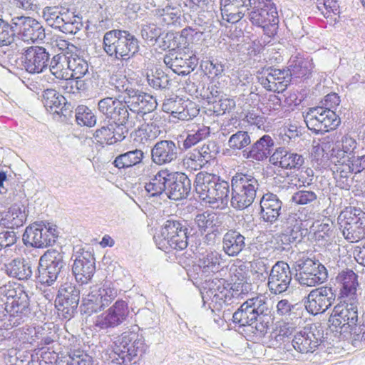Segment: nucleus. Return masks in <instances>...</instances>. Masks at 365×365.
Here are the masks:
<instances>
[{"mask_svg": "<svg viewBox=\"0 0 365 365\" xmlns=\"http://www.w3.org/2000/svg\"><path fill=\"white\" fill-rule=\"evenodd\" d=\"M0 301L1 329H11L29 319L30 299L20 284L9 282L0 287Z\"/></svg>", "mask_w": 365, "mask_h": 365, "instance_id": "obj_1", "label": "nucleus"}, {"mask_svg": "<svg viewBox=\"0 0 365 365\" xmlns=\"http://www.w3.org/2000/svg\"><path fill=\"white\" fill-rule=\"evenodd\" d=\"M195 189L200 200L213 209L222 210L228 205L230 185L217 175L200 172L195 177Z\"/></svg>", "mask_w": 365, "mask_h": 365, "instance_id": "obj_2", "label": "nucleus"}, {"mask_svg": "<svg viewBox=\"0 0 365 365\" xmlns=\"http://www.w3.org/2000/svg\"><path fill=\"white\" fill-rule=\"evenodd\" d=\"M106 54L121 61H127L139 51L138 38L128 31L113 29L107 31L103 38Z\"/></svg>", "mask_w": 365, "mask_h": 365, "instance_id": "obj_3", "label": "nucleus"}, {"mask_svg": "<svg viewBox=\"0 0 365 365\" xmlns=\"http://www.w3.org/2000/svg\"><path fill=\"white\" fill-rule=\"evenodd\" d=\"M114 85L118 92L124 93L123 98L130 113L135 115V124L139 117H143L156 108L158 103L155 98L134 87L125 76L116 79Z\"/></svg>", "mask_w": 365, "mask_h": 365, "instance_id": "obj_4", "label": "nucleus"}, {"mask_svg": "<svg viewBox=\"0 0 365 365\" xmlns=\"http://www.w3.org/2000/svg\"><path fill=\"white\" fill-rule=\"evenodd\" d=\"M190 232L185 222L168 220L161 228L160 232L154 236L158 247L165 252L172 250L182 251L188 245Z\"/></svg>", "mask_w": 365, "mask_h": 365, "instance_id": "obj_5", "label": "nucleus"}, {"mask_svg": "<svg viewBox=\"0 0 365 365\" xmlns=\"http://www.w3.org/2000/svg\"><path fill=\"white\" fill-rule=\"evenodd\" d=\"M144 340L134 331L123 332L113 343L110 358L120 365H130L131 361L145 351Z\"/></svg>", "mask_w": 365, "mask_h": 365, "instance_id": "obj_6", "label": "nucleus"}, {"mask_svg": "<svg viewBox=\"0 0 365 365\" xmlns=\"http://www.w3.org/2000/svg\"><path fill=\"white\" fill-rule=\"evenodd\" d=\"M259 185L258 180L252 175L236 173L231 180L232 207L242 210L250 206L256 197Z\"/></svg>", "mask_w": 365, "mask_h": 365, "instance_id": "obj_7", "label": "nucleus"}, {"mask_svg": "<svg viewBox=\"0 0 365 365\" xmlns=\"http://www.w3.org/2000/svg\"><path fill=\"white\" fill-rule=\"evenodd\" d=\"M248 19L252 25L262 29L268 37H273L278 30L279 16L273 0H259L250 6Z\"/></svg>", "mask_w": 365, "mask_h": 365, "instance_id": "obj_8", "label": "nucleus"}, {"mask_svg": "<svg viewBox=\"0 0 365 365\" xmlns=\"http://www.w3.org/2000/svg\"><path fill=\"white\" fill-rule=\"evenodd\" d=\"M295 279L303 287H315L328 279L327 268L317 259L305 255L299 257L293 264Z\"/></svg>", "mask_w": 365, "mask_h": 365, "instance_id": "obj_9", "label": "nucleus"}, {"mask_svg": "<svg viewBox=\"0 0 365 365\" xmlns=\"http://www.w3.org/2000/svg\"><path fill=\"white\" fill-rule=\"evenodd\" d=\"M63 253L56 250H48L39 259L36 282L52 286L57 281L66 267Z\"/></svg>", "mask_w": 365, "mask_h": 365, "instance_id": "obj_10", "label": "nucleus"}, {"mask_svg": "<svg viewBox=\"0 0 365 365\" xmlns=\"http://www.w3.org/2000/svg\"><path fill=\"white\" fill-rule=\"evenodd\" d=\"M118 289L112 282L106 281L101 287L91 288L88 294L83 298L81 312L91 315L104 309L117 297Z\"/></svg>", "mask_w": 365, "mask_h": 365, "instance_id": "obj_11", "label": "nucleus"}, {"mask_svg": "<svg viewBox=\"0 0 365 365\" xmlns=\"http://www.w3.org/2000/svg\"><path fill=\"white\" fill-rule=\"evenodd\" d=\"M43 18L48 26L64 34H75L83 27L81 19L79 16L68 12H61L56 6L44 8Z\"/></svg>", "mask_w": 365, "mask_h": 365, "instance_id": "obj_12", "label": "nucleus"}, {"mask_svg": "<svg viewBox=\"0 0 365 365\" xmlns=\"http://www.w3.org/2000/svg\"><path fill=\"white\" fill-rule=\"evenodd\" d=\"M339 302L334 306L329 322L332 327L344 331L356 325L359 319V299H338Z\"/></svg>", "mask_w": 365, "mask_h": 365, "instance_id": "obj_13", "label": "nucleus"}, {"mask_svg": "<svg viewBox=\"0 0 365 365\" xmlns=\"http://www.w3.org/2000/svg\"><path fill=\"white\" fill-rule=\"evenodd\" d=\"M336 297L335 289L331 286L315 288L304 298L305 309L312 315L322 314L332 306Z\"/></svg>", "mask_w": 365, "mask_h": 365, "instance_id": "obj_14", "label": "nucleus"}, {"mask_svg": "<svg viewBox=\"0 0 365 365\" xmlns=\"http://www.w3.org/2000/svg\"><path fill=\"white\" fill-rule=\"evenodd\" d=\"M129 313L127 302L118 299L106 311L95 318L93 325L99 330L114 329L127 320Z\"/></svg>", "mask_w": 365, "mask_h": 365, "instance_id": "obj_15", "label": "nucleus"}, {"mask_svg": "<svg viewBox=\"0 0 365 365\" xmlns=\"http://www.w3.org/2000/svg\"><path fill=\"white\" fill-rule=\"evenodd\" d=\"M80 300V290L71 283L61 284L58 290L56 305L58 314L65 319H70L77 312Z\"/></svg>", "mask_w": 365, "mask_h": 365, "instance_id": "obj_16", "label": "nucleus"}, {"mask_svg": "<svg viewBox=\"0 0 365 365\" xmlns=\"http://www.w3.org/2000/svg\"><path fill=\"white\" fill-rule=\"evenodd\" d=\"M245 307L250 309L256 330L259 334L264 335L273 320L272 309L267 298L262 294L252 297L246 300Z\"/></svg>", "mask_w": 365, "mask_h": 365, "instance_id": "obj_17", "label": "nucleus"}, {"mask_svg": "<svg viewBox=\"0 0 365 365\" xmlns=\"http://www.w3.org/2000/svg\"><path fill=\"white\" fill-rule=\"evenodd\" d=\"M58 235V232L56 227L34 223L26 228L23 241L26 245L43 248L54 244Z\"/></svg>", "mask_w": 365, "mask_h": 365, "instance_id": "obj_18", "label": "nucleus"}, {"mask_svg": "<svg viewBox=\"0 0 365 365\" xmlns=\"http://www.w3.org/2000/svg\"><path fill=\"white\" fill-rule=\"evenodd\" d=\"M198 49H195L191 53H187L184 51H170L164 57V63L175 73L180 76H187L198 64L200 59V52Z\"/></svg>", "mask_w": 365, "mask_h": 365, "instance_id": "obj_19", "label": "nucleus"}, {"mask_svg": "<svg viewBox=\"0 0 365 365\" xmlns=\"http://www.w3.org/2000/svg\"><path fill=\"white\" fill-rule=\"evenodd\" d=\"M14 36L26 42H36L44 39L46 35L44 29L36 19L28 16H16L13 18Z\"/></svg>", "mask_w": 365, "mask_h": 365, "instance_id": "obj_20", "label": "nucleus"}, {"mask_svg": "<svg viewBox=\"0 0 365 365\" xmlns=\"http://www.w3.org/2000/svg\"><path fill=\"white\" fill-rule=\"evenodd\" d=\"M22 68L36 74L44 71L48 66L50 54L42 46H32L24 50L21 56Z\"/></svg>", "mask_w": 365, "mask_h": 365, "instance_id": "obj_21", "label": "nucleus"}, {"mask_svg": "<svg viewBox=\"0 0 365 365\" xmlns=\"http://www.w3.org/2000/svg\"><path fill=\"white\" fill-rule=\"evenodd\" d=\"M341 227L344 237L351 242H356L365 238V212L354 209V212H346Z\"/></svg>", "mask_w": 365, "mask_h": 365, "instance_id": "obj_22", "label": "nucleus"}, {"mask_svg": "<svg viewBox=\"0 0 365 365\" xmlns=\"http://www.w3.org/2000/svg\"><path fill=\"white\" fill-rule=\"evenodd\" d=\"M292 279L289 264L283 261L277 262L268 277L267 286L271 293L282 294L287 290Z\"/></svg>", "mask_w": 365, "mask_h": 365, "instance_id": "obj_23", "label": "nucleus"}, {"mask_svg": "<svg viewBox=\"0 0 365 365\" xmlns=\"http://www.w3.org/2000/svg\"><path fill=\"white\" fill-rule=\"evenodd\" d=\"M322 338V333L316 326L305 327L294 335L291 345L299 353H313L320 345Z\"/></svg>", "mask_w": 365, "mask_h": 365, "instance_id": "obj_24", "label": "nucleus"}, {"mask_svg": "<svg viewBox=\"0 0 365 365\" xmlns=\"http://www.w3.org/2000/svg\"><path fill=\"white\" fill-rule=\"evenodd\" d=\"M72 272L77 282L84 284L88 283L96 272L95 258L88 251L76 252Z\"/></svg>", "mask_w": 365, "mask_h": 365, "instance_id": "obj_25", "label": "nucleus"}, {"mask_svg": "<svg viewBox=\"0 0 365 365\" xmlns=\"http://www.w3.org/2000/svg\"><path fill=\"white\" fill-rule=\"evenodd\" d=\"M224 263V257L220 252L215 250H206L199 257L197 266L199 272L197 273L196 279L203 280L213 276L223 268Z\"/></svg>", "mask_w": 365, "mask_h": 365, "instance_id": "obj_26", "label": "nucleus"}, {"mask_svg": "<svg viewBox=\"0 0 365 365\" xmlns=\"http://www.w3.org/2000/svg\"><path fill=\"white\" fill-rule=\"evenodd\" d=\"M176 143L171 140H161L156 142L150 150V159L156 165L163 166L171 164L178 158Z\"/></svg>", "mask_w": 365, "mask_h": 365, "instance_id": "obj_27", "label": "nucleus"}, {"mask_svg": "<svg viewBox=\"0 0 365 365\" xmlns=\"http://www.w3.org/2000/svg\"><path fill=\"white\" fill-rule=\"evenodd\" d=\"M191 190V180L182 173L170 172L167 184L166 197L173 200L186 198Z\"/></svg>", "mask_w": 365, "mask_h": 365, "instance_id": "obj_28", "label": "nucleus"}, {"mask_svg": "<svg viewBox=\"0 0 365 365\" xmlns=\"http://www.w3.org/2000/svg\"><path fill=\"white\" fill-rule=\"evenodd\" d=\"M336 281L339 286L338 299H359L358 275L353 270H341L338 273Z\"/></svg>", "mask_w": 365, "mask_h": 365, "instance_id": "obj_29", "label": "nucleus"}, {"mask_svg": "<svg viewBox=\"0 0 365 365\" xmlns=\"http://www.w3.org/2000/svg\"><path fill=\"white\" fill-rule=\"evenodd\" d=\"M282 202L275 194L267 192L260 200V218L270 225L276 222L282 214Z\"/></svg>", "mask_w": 365, "mask_h": 365, "instance_id": "obj_30", "label": "nucleus"}, {"mask_svg": "<svg viewBox=\"0 0 365 365\" xmlns=\"http://www.w3.org/2000/svg\"><path fill=\"white\" fill-rule=\"evenodd\" d=\"M130 130L123 125L109 123L97 129L93 137L101 145H113L124 140Z\"/></svg>", "mask_w": 365, "mask_h": 365, "instance_id": "obj_31", "label": "nucleus"}, {"mask_svg": "<svg viewBox=\"0 0 365 365\" xmlns=\"http://www.w3.org/2000/svg\"><path fill=\"white\" fill-rule=\"evenodd\" d=\"M247 246L246 237L236 229L228 230L222 237V250L229 257H237Z\"/></svg>", "mask_w": 365, "mask_h": 365, "instance_id": "obj_32", "label": "nucleus"}, {"mask_svg": "<svg viewBox=\"0 0 365 365\" xmlns=\"http://www.w3.org/2000/svg\"><path fill=\"white\" fill-rule=\"evenodd\" d=\"M313 68L312 58L298 53L290 57L287 70L291 74V80L294 78L307 79L312 76Z\"/></svg>", "mask_w": 365, "mask_h": 365, "instance_id": "obj_33", "label": "nucleus"}, {"mask_svg": "<svg viewBox=\"0 0 365 365\" xmlns=\"http://www.w3.org/2000/svg\"><path fill=\"white\" fill-rule=\"evenodd\" d=\"M220 10L223 20L235 24L244 17L250 6L242 0H220Z\"/></svg>", "mask_w": 365, "mask_h": 365, "instance_id": "obj_34", "label": "nucleus"}, {"mask_svg": "<svg viewBox=\"0 0 365 365\" xmlns=\"http://www.w3.org/2000/svg\"><path fill=\"white\" fill-rule=\"evenodd\" d=\"M274 140L268 135H264L246 150H243V158L257 161L266 160L271 154Z\"/></svg>", "mask_w": 365, "mask_h": 365, "instance_id": "obj_35", "label": "nucleus"}, {"mask_svg": "<svg viewBox=\"0 0 365 365\" xmlns=\"http://www.w3.org/2000/svg\"><path fill=\"white\" fill-rule=\"evenodd\" d=\"M270 161L273 165L282 168L299 169L304 163V158L302 155L291 152L284 148H279L271 155Z\"/></svg>", "mask_w": 365, "mask_h": 365, "instance_id": "obj_36", "label": "nucleus"}, {"mask_svg": "<svg viewBox=\"0 0 365 365\" xmlns=\"http://www.w3.org/2000/svg\"><path fill=\"white\" fill-rule=\"evenodd\" d=\"M27 214L24 205L14 204L9 208L0 220V225L8 229H16L24 225Z\"/></svg>", "mask_w": 365, "mask_h": 365, "instance_id": "obj_37", "label": "nucleus"}, {"mask_svg": "<svg viewBox=\"0 0 365 365\" xmlns=\"http://www.w3.org/2000/svg\"><path fill=\"white\" fill-rule=\"evenodd\" d=\"M5 273L19 280H28L33 274L31 264L23 258H15L4 264Z\"/></svg>", "mask_w": 365, "mask_h": 365, "instance_id": "obj_38", "label": "nucleus"}, {"mask_svg": "<svg viewBox=\"0 0 365 365\" xmlns=\"http://www.w3.org/2000/svg\"><path fill=\"white\" fill-rule=\"evenodd\" d=\"M108 119L112 120V123L128 129L135 128V115L130 113L124 99H118Z\"/></svg>", "mask_w": 365, "mask_h": 365, "instance_id": "obj_39", "label": "nucleus"}, {"mask_svg": "<svg viewBox=\"0 0 365 365\" xmlns=\"http://www.w3.org/2000/svg\"><path fill=\"white\" fill-rule=\"evenodd\" d=\"M302 220L296 213H291L288 215L284 222V233L282 242L293 243L300 242L302 238Z\"/></svg>", "mask_w": 365, "mask_h": 365, "instance_id": "obj_40", "label": "nucleus"}, {"mask_svg": "<svg viewBox=\"0 0 365 365\" xmlns=\"http://www.w3.org/2000/svg\"><path fill=\"white\" fill-rule=\"evenodd\" d=\"M168 175L169 170H160L145 183V189L150 197L166 196Z\"/></svg>", "mask_w": 365, "mask_h": 365, "instance_id": "obj_41", "label": "nucleus"}, {"mask_svg": "<svg viewBox=\"0 0 365 365\" xmlns=\"http://www.w3.org/2000/svg\"><path fill=\"white\" fill-rule=\"evenodd\" d=\"M304 308L298 304H292L287 299L279 300L276 306L277 315L284 321H301Z\"/></svg>", "mask_w": 365, "mask_h": 365, "instance_id": "obj_42", "label": "nucleus"}, {"mask_svg": "<svg viewBox=\"0 0 365 365\" xmlns=\"http://www.w3.org/2000/svg\"><path fill=\"white\" fill-rule=\"evenodd\" d=\"M351 167V164L345 163L344 160L341 163L335 164L331 168L336 185L341 189L349 190L351 185V175L354 172Z\"/></svg>", "mask_w": 365, "mask_h": 365, "instance_id": "obj_43", "label": "nucleus"}, {"mask_svg": "<svg viewBox=\"0 0 365 365\" xmlns=\"http://www.w3.org/2000/svg\"><path fill=\"white\" fill-rule=\"evenodd\" d=\"M207 49L208 47L205 46L200 50V66L205 74L209 75V76L212 78L220 77L225 70L226 64L217 58H212L208 59L207 57L205 56L204 54Z\"/></svg>", "mask_w": 365, "mask_h": 365, "instance_id": "obj_44", "label": "nucleus"}, {"mask_svg": "<svg viewBox=\"0 0 365 365\" xmlns=\"http://www.w3.org/2000/svg\"><path fill=\"white\" fill-rule=\"evenodd\" d=\"M204 280L205 285L200 291L204 307L211 299L213 300L215 297V293L219 294L230 287L224 279L215 278L212 280L207 281V279Z\"/></svg>", "mask_w": 365, "mask_h": 365, "instance_id": "obj_45", "label": "nucleus"}, {"mask_svg": "<svg viewBox=\"0 0 365 365\" xmlns=\"http://www.w3.org/2000/svg\"><path fill=\"white\" fill-rule=\"evenodd\" d=\"M144 158V153L135 149L118 155L113 164L118 169H126L140 164Z\"/></svg>", "mask_w": 365, "mask_h": 365, "instance_id": "obj_46", "label": "nucleus"}, {"mask_svg": "<svg viewBox=\"0 0 365 365\" xmlns=\"http://www.w3.org/2000/svg\"><path fill=\"white\" fill-rule=\"evenodd\" d=\"M58 365H93V358L81 349H71Z\"/></svg>", "mask_w": 365, "mask_h": 365, "instance_id": "obj_47", "label": "nucleus"}, {"mask_svg": "<svg viewBox=\"0 0 365 365\" xmlns=\"http://www.w3.org/2000/svg\"><path fill=\"white\" fill-rule=\"evenodd\" d=\"M326 108L316 106L309 108L303 115L307 128L315 133H319L322 127L324 113Z\"/></svg>", "mask_w": 365, "mask_h": 365, "instance_id": "obj_48", "label": "nucleus"}, {"mask_svg": "<svg viewBox=\"0 0 365 365\" xmlns=\"http://www.w3.org/2000/svg\"><path fill=\"white\" fill-rule=\"evenodd\" d=\"M69 55L57 54L54 56L50 62L49 69L51 73L58 79L66 78L69 74L67 71Z\"/></svg>", "mask_w": 365, "mask_h": 365, "instance_id": "obj_49", "label": "nucleus"}, {"mask_svg": "<svg viewBox=\"0 0 365 365\" xmlns=\"http://www.w3.org/2000/svg\"><path fill=\"white\" fill-rule=\"evenodd\" d=\"M42 101L46 109L52 114L66 103L65 97L55 89L51 88L43 91Z\"/></svg>", "mask_w": 365, "mask_h": 365, "instance_id": "obj_50", "label": "nucleus"}, {"mask_svg": "<svg viewBox=\"0 0 365 365\" xmlns=\"http://www.w3.org/2000/svg\"><path fill=\"white\" fill-rule=\"evenodd\" d=\"M158 115H153V121L142 125L138 130H135V135L141 138V140L145 141H151L156 139L161 133V130L157 119Z\"/></svg>", "mask_w": 365, "mask_h": 365, "instance_id": "obj_51", "label": "nucleus"}, {"mask_svg": "<svg viewBox=\"0 0 365 365\" xmlns=\"http://www.w3.org/2000/svg\"><path fill=\"white\" fill-rule=\"evenodd\" d=\"M68 59V68L72 72L71 77L83 78L88 73V62L79 56L78 53H75V55H69Z\"/></svg>", "mask_w": 365, "mask_h": 365, "instance_id": "obj_52", "label": "nucleus"}, {"mask_svg": "<svg viewBox=\"0 0 365 365\" xmlns=\"http://www.w3.org/2000/svg\"><path fill=\"white\" fill-rule=\"evenodd\" d=\"M147 82L153 89L156 91H165L170 88L171 80L162 70L157 69L152 74H147Z\"/></svg>", "mask_w": 365, "mask_h": 365, "instance_id": "obj_53", "label": "nucleus"}, {"mask_svg": "<svg viewBox=\"0 0 365 365\" xmlns=\"http://www.w3.org/2000/svg\"><path fill=\"white\" fill-rule=\"evenodd\" d=\"M215 297L213 300L211 299L206 304L208 305V308L210 309L212 312L215 310H221L224 305H231L235 303L233 291H232L231 287H229L219 294L215 293Z\"/></svg>", "mask_w": 365, "mask_h": 365, "instance_id": "obj_54", "label": "nucleus"}, {"mask_svg": "<svg viewBox=\"0 0 365 365\" xmlns=\"http://www.w3.org/2000/svg\"><path fill=\"white\" fill-rule=\"evenodd\" d=\"M59 361L55 351H51L49 348H41L36 349L31 354L30 363L31 365H47Z\"/></svg>", "mask_w": 365, "mask_h": 365, "instance_id": "obj_55", "label": "nucleus"}, {"mask_svg": "<svg viewBox=\"0 0 365 365\" xmlns=\"http://www.w3.org/2000/svg\"><path fill=\"white\" fill-rule=\"evenodd\" d=\"M340 146L341 150H335L334 148L331 150V156L332 159L336 157V158H340V159L344 158V155L346 154L348 156L350 155H353L354 153L355 150L357 148V142L349 135H344L340 142Z\"/></svg>", "mask_w": 365, "mask_h": 365, "instance_id": "obj_56", "label": "nucleus"}, {"mask_svg": "<svg viewBox=\"0 0 365 365\" xmlns=\"http://www.w3.org/2000/svg\"><path fill=\"white\" fill-rule=\"evenodd\" d=\"M210 133V128L207 126H202L195 131L192 130L182 141V145H179V148L182 150H187L200 141L205 139Z\"/></svg>", "mask_w": 365, "mask_h": 365, "instance_id": "obj_57", "label": "nucleus"}, {"mask_svg": "<svg viewBox=\"0 0 365 365\" xmlns=\"http://www.w3.org/2000/svg\"><path fill=\"white\" fill-rule=\"evenodd\" d=\"M38 334H41L38 327L25 326L15 329L14 337L22 344H33L38 341Z\"/></svg>", "mask_w": 365, "mask_h": 365, "instance_id": "obj_58", "label": "nucleus"}, {"mask_svg": "<svg viewBox=\"0 0 365 365\" xmlns=\"http://www.w3.org/2000/svg\"><path fill=\"white\" fill-rule=\"evenodd\" d=\"M185 101L178 96L165 100L162 109L164 112L170 113L173 118L179 119L180 115L183 113L186 105Z\"/></svg>", "mask_w": 365, "mask_h": 365, "instance_id": "obj_59", "label": "nucleus"}, {"mask_svg": "<svg viewBox=\"0 0 365 365\" xmlns=\"http://www.w3.org/2000/svg\"><path fill=\"white\" fill-rule=\"evenodd\" d=\"M251 143V138L247 131L239 130L232 134L228 140V146L233 150H246Z\"/></svg>", "mask_w": 365, "mask_h": 365, "instance_id": "obj_60", "label": "nucleus"}, {"mask_svg": "<svg viewBox=\"0 0 365 365\" xmlns=\"http://www.w3.org/2000/svg\"><path fill=\"white\" fill-rule=\"evenodd\" d=\"M75 118L80 125L91 127L96 123V117L87 106H78L75 111Z\"/></svg>", "mask_w": 365, "mask_h": 365, "instance_id": "obj_61", "label": "nucleus"}, {"mask_svg": "<svg viewBox=\"0 0 365 365\" xmlns=\"http://www.w3.org/2000/svg\"><path fill=\"white\" fill-rule=\"evenodd\" d=\"M218 218L216 213L204 212L195 216V222L201 232H208L212 226L218 223Z\"/></svg>", "mask_w": 365, "mask_h": 365, "instance_id": "obj_62", "label": "nucleus"}, {"mask_svg": "<svg viewBox=\"0 0 365 365\" xmlns=\"http://www.w3.org/2000/svg\"><path fill=\"white\" fill-rule=\"evenodd\" d=\"M246 306V301L233 314L232 321L240 327L250 326L255 323L250 309Z\"/></svg>", "mask_w": 365, "mask_h": 365, "instance_id": "obj_63", "label": "nucleus"}, {"mask_svg": "<svg viewBox=\"0 0 365 365\" xmlns=\"http://www.w3.org/2000/svg\"><path fill=\"white\" fill-rule=\"evenodd\" d=\"M258 82L266 90L273 92L278 91L279 84L276 83L274 81L272 67L263 68V70L257 76Z\"/></svg>", "mask_w": 365, "mask_h": 365, "instance_id": "obj_64", "label": "nucleus"}]
</instances>
